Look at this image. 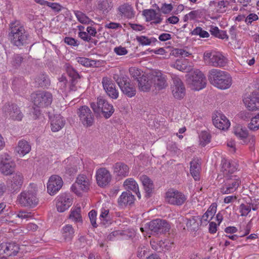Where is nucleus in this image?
<instances>
[{"label":"nucleus","instance_id":"nucleus-58","mask_svg":"<svg viewBox=\"0 0 259 259\" xmlns=\"http://www.w3.org/2000/svg\"><path fill=\"white\" fill-rule=\"evenodd\" d=\"M114 51L117 55L119 56L125 55L128 53L125 47L121 46L115 48Z\"/></svg>","mask_w":259,"mask_h":259},{"label":"nucleus","instance_id":"nucleus-8","mask_svg":"<svg viewBox=\"0 0 259 259\" xmlns=\"http://www.w3.org/2000/svg\"><path fill=\"white\" fill-rule=\"evenodd\" d=\"M91 107L95 113L102 114L106 118H109L114 112L112 105L102 97L98 98L97 102L92 103Z\"/></svg>","mask_w":259,"mask_h":259},{"label":"nucleus","instance_id":"nucleus-24","mask_svg":"<svg viewBox=\"0 0 259 259\" xmlns=\"http://www.w3.org/2000/svg\"><path fill=\"white\" fill-rule=\"evenodd\" d=\"M96 180L97 184L101 187L107 185L111 180L110 172L105 168H101L96 171Z\"/></svg>","mask_w":259,"mask_h":259},{"label":"nucleus","instance_id":"nucleus-13","mask_svg":"<svg viewBox=\"0 0 259 259\" xmlns=\"http://www.w3.org/2000/svg\"><path fill=\"white\" fill-rule=\"evenodd\" d=\"M2 114L4 117L14 121H21L23 114L19 108L15 104H5L2 108Z\"/></svg>","mask_w":259,"mask_h":259},{"label":"nucleus","instance_id":"nucleus-21","mask_svg":"<svg viewBox=\"0 0 259 259\" xmlns=\"http://www.w3.org/2000/svg\"><path fill=\"white\" fill-rule=\"evenodd\" d=\"M221 164V171L224 178L237 176L235 174L238 168V164L236 161L223 159L222 160Z\"/></svg>","mask_w":259,"mask_h":259},{"label":"nucleus","instance_id":"nucleus-34","mask_svg":"<svg viewBox=\"0 0 259 259\" xmlns=\"http://www.w3.org/2000/svg\"><path fill=\"white\" fill-rule=\"evenodd\" d=\"M123 186L125 189L135 192L138 197L139 199L141 198V196L139 190L138 184L133 178L126 179L123 182Z\"/></svg>","mask_w":259,"mask_h":259},{"label":"nucleus","instance_id":"nucleus-51","mask_svg":"<svg viewBox=\"0 0 259 259\" xmlns=\"http://www.w3.org/2000/svg\"><path fill=\"white\" fill-rule=\"evenodd\" d=\"M193 35H199L200 37L207 38L209 36L208 32L205 31L200 27H197L191 32Z\"/></svg>","mask_w":259,"mask_h":259},{"label":"nucleus","instance_id":"nucleus-15","mask_svg":"<svg viewBox=\"0 0 259 259\" xmlns=\"http://www.w3.org/2000/svg\"><path fill=\"white\" fill-rule=\"evenodd\" d=\"M15 163L11 156L3 154L0 156V171L2 174L8 176L12 175L15 171Z\"/></svg>","mask_w":259,"mask_h":259},{"label":"nucleus","instance_id":"nucleus-48","mask_svg":"<svg viewBox=\"0 0 259 259\" xmlns=\"http://www.w3.org/2000/svg\"><path fill=\"white\" fill-rule=\"evenodd\" d=\"M211 137L210 134L206 132H202L199 135L200 144L205 146L210 142Z\"/></svg>","mask_w":259,"mask_h":259},{"label":"nucleus","instance_id":"nucleus-63","mask_svg":"<svg viewBox=\"0 0 259 259\" xmlns=\"http://www.w3.org/2000/svg\"><path fill=\"white\" fill-rule=\"evenodd\" d=\"M87 31L91 38L92 37H95L97 33L96 29L93 27L92 25L87 27Z\"/></svg>","mask_w":259,"mask_h":259},{"label":"nucleus","instance_id":"nucleus-25","mask_svg":"<svg viewBox=\"0 0 259 259\" xmlns=\"http://www.w3.org/2000/svg\"><path fill=\"white\" fill-rule=\"evenodd\" d=\"M243 103L246 108L250 111L259 109V96L253 93L243 99Z\"/></svg>","mask_w":259,"mask_h":259},{"label":"nucleus","instance_id":"nucleus-47","mask_svg":"<svg viewBox=\"0 0 259 259\" xmlns=\"http://www.w3.org/2000/svg\"><path fill=\"white\" fill-rule=\"evenodd\" d=\"M248 127L253 131H256L259 129V112L251 118L248 124Z\"/></svg>","mask_w":259,"mask_h":259},{"label":"nucleus","instance_id":"nucleus-50","mask_svg":"<svg viewBox=\"0 0 259 259\" xmlns=\"http://www.w3.org/2000/svg\"><path fill=\"white\" fill-rule=\"evenodd\" d=\"M76 60L79 64L88 67L94 66L96 65L95 61L91 60L87 58L77 57L76 58Z\"/></svg>","mask_w":259,"mask_h":259},{"label":"nucleus","instance_id":"nucleus-53","mask_svg":"<svg viewBox=\"0 0 259 259\" xmlns=\"http://www.w3.org/2000/svg\"><path fill=\"white\" fill-rule=\"evenodd\" d=\"M227 146L230 152L234 153L237 150L236 142L232 139H229L227 141Z\"/></svg>","mask_w":259,"mask_h":259},{"label":"nucleus","instance_id":"nucleus-54","mask_svg":"<svg viewBox=\"0 0 259 259\" xmlns=\"http://www.w3.org/2000/svg\"><path fill=\"white\" fill-rule=\"evenodd\" d=\"M251 211L250 205L242 204L240 206V211L242 216L247 215Z\"/></svg>","mask_w":259,"mask_h":259},{"label":"nucleus","instance_id":"nucleus-35","mask_svg":"<svg viewBox=\"0 0 259 259\" xmlns=\"http://www.w3.org/2000/svg\"><path fill=\"white\" fill-rule=\"evenodd\" d=\"M22 176L20 174H15L7 182L8 190L17 189L22 184Z\"/></svg>","mask_w":259,"mask_h":259},{"label":"nucleus","instance_id":"nucleus-64","mask_svg":"<svg viewBox=\"0 0 259 259\" xmlns=\"http://www.w3.org/2000/svg\"><path fill=\"white\" fill-rule=\"evenodd\" d=\"M236 199L237 197L235 195H230L224 198V202L226 204H229L235 202Z\"/></svg>","mask_w":259,"mask_h":259},{"label":"nucleus","instance_id":"nucleus-45","mask_svg":"<svg viewBox=\"0 0 259 259\" xmlns=\"http://www.w3.org/2000/svg\"><path fill=\"white\" fill-rule=\"evenodd\" d=\"M169 243L168 242L160 241L158 244H156V242L154 241H151V245L152 247L158 251L161 250H168L169 249Z\"/></svg>","mask_w":259,"mask_h":259},{"label":"nucleus","instance_id":"nucleus-40","mask_svg":"<svg viewBox=\"0 0 259 259\" xmlns=\"http://www.w3.org/2000/svg\"><path fill=\"white\" fill-rule=\"evenodd\" d=\"M217 211V205L215 204H212L208 208L207 211L202 215L201 222V223L206 224L211 220Z\"/></svg>","mask_w":259,"mask_h":259},{"label":"nucleus","instance_id":"nucleus-33","mask_svg":"<svg viewBox=\"0 0 259 259\" xmlns=\"http://www.w3.org/2000/svg\"><path fill=\"white\" fill-rule=\"evenodd\" d=\"M135 201L134 196L130 192H123L118 199L119 205L122 207L130 205Z\"/></svg>","mask_w":259,"mask_h":259},{"label":"nucleus","instance_id":"nucleus-57","mask_svg":"<svg viewBox=\"0 0 259 259\" xmlns=\"http://www.w3.org/2000/svg\"><path fill=\"white\" fill-rule=\"evenodd\" d=\"M96 217L97 212L94 210H92L89 213V217L90 219L92 225L96 227Z\"/></svg>","mask_w":259,"mask_h":259},{"label":"nucleus","instance_id":"nucleus-44","mask_svg":"<svg viewBox=\"0 0 259 259\" xmlns=\"http://www.w3.org/2000/svg\"><path fill=\"white\" fill-rule=\"evenodd\" d=\"M138 42L142 46H149L152 43L155 42L157 39L153 37H148L144 35L137 36L136 37Z\"/></svg>","mask_w":259,"mask_h":259},{"label":"nucleus","instance_id":"nucleus-3","mask_svg":"<svg viewBox=\"0 0 259 259\" xmlns=\"http://www.w3.org/2000/svg\"><path fill=\"white\" fill-rule=\"evenodd\" d=\"M34 106L32 114L33 118H36L40 114L39 108H44L50 105L52 102V95L48 92H39L32 94L31 96Z\"/></svg>","mask_w":259,"mask_h":259},{"label":"nucleus","instance_id":"nucleus-52","mask_svg":"<svg viewBox=\"0 0 259 259\" xmlns=\"http://www.w3.org/2000/svg\"><path fill=\"white\" fill-rule=\"evenodd\" d=\"M109 219V209L102 208L101 210V214L100 215V219L101 222L103 224H105Z\"/></svg>","mask_w":259,"mask_h":259},{"label":"nucleus","instance_id":"nucleus-38","mask_svg":"<svg viewBox=\"0 0 259 259\" xmlns=\"http://www.w3.org/2000/svg\"><path fill=\"white\" fill-rule=\"evenodd\" d=\"M151 79L152 82H154L156 88L158 90L162 89L167 85L165 77L160 72H155V75L153 74Z\"/></svg>","mask_w":259,"mask_h":259},{"label":"nucleus","instance_id":"nucleus-39","mask_svg":"<svg viewBox=\"0 0 259 259\" xmlns=\"http://www.w3.org/2000/svg\"><path fill=\"white\" fill-rule=\"evenodd\" d=\"M74 14L78 21L82 24L93 25L95 24L85 14L80 11H74Z\"/></svg>","mask_w":259,"mask_h":259},{"label":"nucleus","instance_id":"nucleus-31","mask_svg":"<svg viewBox=\"0 0 259 259\" xmlns=\"http://www.w3.org/2000/svg\"><path fill=\"white\" fill-rule=\"evenodd\" d=\"M142 14L147 22L151 21L153 23L159 24L162 21L160 15L153 9L144 10Z\"/></svg>","mask_w":259,"mask_h":259},{"label":"nucleus","instance_id":"nucleus-56","mask_svg":"<svg viewBox=\"0 0 259 259\" xmlns=\"http://www.w3.org/2000/svg\"><path fill=\"white\" fill-rule=\"evenodd\" d=\"M258 16L254 13L249 14L245 19V22L247 24H251L253 21L257 20Z\"/></svg>","mask_w":259,"mask_h":259},{"label":"nucleus","instance_id":"nucleus-61","mask_svg":"<svg viewBox=\"0 0 259 259\" xmlns=\"http://www.w3.org/2000/svg\"><path fill=\"white\" fill-rule=\"evenodd\" d=\"M105 28L108 29H117L121 27L120 24L115 22H110L105 25Z\"/></svg>","mask_w":259,"mask_h":259},{"label":"nucleus","instance_id":"nucleus-30","mask_svg":"<svg viewBox=\"0 0 259 259\" xmlns=\"http://www.w3.org/2000/svg\"><path fill=\"white\" fill-rule=\"evenodd\" d=\"M170 66L182 72H187L192 70V66L188 59L181 58L170 63Z\"/></svg>","mask_w":259,"mask_h":259},{"label":"nucleus","instance_id":"nucleus-23","mask_svg":"<svg viewBox=\"0 0 259 259\" xmlns=\"http://www.w3.org/2000/svg\"><path fill=\"white\" fill-rule=\"evenodd\" d=\"M130 168L126 164L118 162L113 166V174L116 179L121 180L128 176Z\"/></svg>","mask_w":259,"mask_h":259},{"label":"nucleus","instance_id":"nucleus-29","mask_svg":"<svg viewBox=\"0 0 259 259\" xmlns=\"http://www.w3.org/2000/svg\"><path fill=\"white\" fill-rule=\"evenodd\" d=\"M51 128L52 132H57L61 130L64 126L65 120L60 114H55L50 116Z\"/></svg>","mask_w":259,"mask_h":259},{"label":"nucleus","instance_id":"nucleus-28","mask_svg":"<svg viewBox=\"0 0 259 259\" xmlns=\"http://www.w3.org/2000/svg\"><path fill=\"white\" fill-rule=\"evenodd\" d=\"M213 123L218 128L222 130H227L230 126V122L225 115L218 113L213 118Z\"/></svg>","mask_w":259,"mask_h":259},{"label":"nucleus","instance_id":"nucleus-6","mask_svg":"<svg viewBox=\"0 0 259 259\" xmlns=\"http://www.w3.org/2000/svg\"><path fill=\"white\" fill-rule=\"evenodd\" d=\"M66 72L69 77V81L70 83L68 84V80L66 76L62 75L59 78L58 85L62 92L66 91L67 85H69L70 90H75L74 85L76 83L77 79L79 78V75L77 72L71 66L66 65Z\"/></svg>","mask_w":259,"mask_h":259},{"label":"nucleus","instance_id":"nucleus-20","mask_svg":"<svg viewBox=\"0 0 259 259\" xmlns=\"http://www.w3.org/2000/svg\"><path fill=\"white\" fill-rule=\"evenodd\" d=\"M77 114L81 123L85 127L92 125L94 123V117L90 108L83 106L78 109Z\"/></svg>","mask_w":259,"mask_h":259},{"label":"nucleus","instance_id":"nucleus-37","mask_svg":"<svg viewBox=\"0 0 259 259\" xmlns=\"http://www.w3.org/2000/svg\"><path fill=\"white\" fill-rule=\"evenodd\" d=\"M152 77L142 75V77L138 80V87L140 91L148 92L150 90L152 83Z\"/></svg>","mask_w":259,"mask_h":259},{"label":"nucleus","instance_id":"nucleus-17","mask_svg":"<svg viewBox=\"0 0 259 259\" xmlns=\"http://www.w3.org/2000/svg\"><path fill=\"white\" fill-rule=\"evenodd\" d=\"M171 78L173 83L171 90L173 96L177 99L183 98L185 95V88L181 79L175 74H172Z\"/></svg>","mask_w":259,"mask_h":259},{"label":"nucleus","instance_id":"nucleus-19","mask_svg":"<svg viewBox=\"0 0 259 259\" xmlns=\"http://www.w3.org/2000/svg\"><path fill=\"white\" fill-rule=\"evenodd\" d=\"M233 133L243 144L253 142L255 140L254 136L249 135L247 130L240 125L234 127Z\"/></svg>","mask_w":259,"mask_h":259},{"label":"nucleus","instance_id":"nucleus-4","mask_svg":"<svg viewBox=\"0 0 259 259\" xmlns=\"http://www.w3.org/2000/svg\"><path fill=\"white\" fill-rule=\"evenodd\" d=\"M91 184L92 178L91 177L81 174L77 176L70 189L76 195L81 197L89 192Z\"/></svg>","mask_w":259,"mask_h":259},{"label":"nucleus","instance_id":"nucleus-9","mask_svg":"<svg viewBox=\"0 0 259 259\" xmlns=\"http://www.w3.org/2000/svg\"><path fill=\"white\" fill-rule=\"evenodd\" d=\"M113 79L116 81L122 92L129 98L134 97L136 94L135 85L128 80L124 76H119L117 74H114Z\"/></svg>","mask_w":259,"mask_h":259},{"label":"nucleus","instance_id":"nucleus-14","mask_svg":"<svg viewBox=\"0 0 259 259\" xmlns=\"http://www.w3.org/2000/svg\"><path fill=\"white\" fill-rule=\"evenodd\" d=\"M12 42L17 47L24 45L27 42V36L23 27L15 26L11 31Z\"/></svg>","mask_w":259,"mask_h":259},{"label":"nucleus","instance_id":"nucleus-16","mask_svg":"<svg viewBox=\"0 0 259 259\" xmlns=\"http://www.w3.org/2000/svg\"><path fill=\"white\" fill-rule=\"evenodd\" d=\"M56 207L58 212H63L68 209L73 202L71 196L67 193L60 194L55 199Z\"/></svg>","mask_w":259,"mask_h":259},{"label":"nucleus","instance_id":"nucleus-32","mask_svg":"<svg viewBox=\"0 0 259 259\" xmlns=\"http://www.w3.org/2000/svg\"><path fill=\"white\" fill-rule=\"evenodd\" d=\"M31 147L29 143L25 140H20L15 147V152L20 157H23L29 153Z\"/></svg>","mask_w":259,"mask_h":259},{"label":"nucleus","instance_id":"nucleus-7","mask_svg":"<svg viewBox=\"0 0 259 259\" xmlns=\"http://www.w3.org/2000/svg\"><path fill=\"white\" fill-rule=\"evenodd\" d=\"M170 228L169 225L164 220L160 219H156L149 223L145 227H141V232H147L145 236L150 237L152 232L154 233H163L169 230Z\"/></svg>","mask_w":259,"mask_h":259},{"label":"nucleus","instance_id":"nucleus-26","mask_svg":"<svg viewBox=\"0 0 259 259\" xmlns=\"http://www.w3.org/2000/svg\"><path fill=\"white\" fill-rule=\"evenodd\" d=\"M117 15L124 19H132L135 17V12L131 5L124 3L117 8Z\"/></svg>","mask_w":259,"mask_h":259},{"label":"nucleus","instance_id":"nucleus-1","mask_svg":"<svg viewBox=\"0 0 259 259\" xmlns=\"http://www.w3.org/2000/svg\"><path fill=\"white\" fill-rule=\"evenodd\" d=\"M208 79L212 85L222 90L230 89L233 83L232 77L229 73L216 69L209 71Z\"/></svg>","mask_w":259,"mask_h":259},{"label":"nucleus","instance_id":"nucleus-5","mask_svg":"<svg viewBox=\"0 0 259 259\" xmlns=\"http://www.w3.org/2000/svg\"><path fill=\"white\" fill-rule=\"evenodd\" d=\"M186 77L187 84L194 91H199L206 86V78L204 75L198 69L190 72Z\"/></svg>","mask_w":259,"mask_h":259},{"label":"nucleus","instance_id":"nucleus-27","mask_svg":"<svg viewBox=\"0 0 259 259\" xmlns=\"http://www.w3.org/2000/svg\"><path fill=\"white\" fill-rule=\"evenodd\" d=\"M18 245L14 243H3L0 244V254H5L8 256L16 255L19 250Z\"/></svg>","mask_w":259,"mask_h":259},{"label":"nucleus","instance_id":"nucleus-22","mask_svg":"<svg viewBox=\"0 0 259 259\" xmlns=\"http://www.w3.org/2000/svg\"><path fill=\"white\" fill-rule=\"evenodd\" d=\"M102 83L103 87L107 95L113 99H116L119 96L118 90L112 79L108 77H104L102 78Z\"/></svg>","mask_w":259,"mask_h":259},{"label":"nucleus","instance_id":"nucleus-10","mask_svg":"<svg viewBox=\"0 0 259 259\" xmlns=\"http://www.w3.org/2000/svg\"><path fill=\"white\" fill-rule=\"evenodd\" d=\"M241 184L240 178L238 176L225 177L224 184L220 187V191L223 194L233 193Z\"/></svg>","mask_w":259,"mask_h":259},{"label":"nucleus","instance_id":"nucleus-59","mask_svg":"<svg viewBox=\"0 0 259 259\" xmlns=\"http://www.w3.org/2000/svg\"><path fill=\"white\" fill-rule=\"evenodd\" d=\"M185 221L188 229H194L197 227V223L194 218L187 219Z\"/></svg>","mask_w":259,"mask_h":259},{"label":"nucleus","instance_id":"nucleus-46","mask_svg":"<svg viewBox=\"0 0 259 259\" xmlns=\"http://www.w3.org/2000/svg\"><path fill=\"white\" fill-rule=\"evenodd\" d=\"M97 7L103 12H108L112 7L111 3L108 0H99Z\"/></svg>","mask_w":259,"mask_h":259},{"label":"nucleus","instance_id":"nucleus-43","mask_svg":"<svg viewBox=\"0 0 259 259\" xmlns=\"http://www.w3.org/2000/svg\"><path fill=\"white\" fill-rule=\"evenodd\" d=\"M200 166L196 160H193L190 163V172L195 181L199 180Z\"/></svg>","mask_w":259,"mask_h":259},{"label":"nucleus","instance_id":"nucleus-36","mask_svg":"<svg viewBox=\"0 0 259 259\" xmlns=\"http://www.w3.org/2000/svg\"><path fill=\"white\" fill-rule=\"evenodd\" d=\"M61 232L63 239L65 242H70L74 236L75 231L72 225L67 224L62 227Z\"/></svg>","mask_w":259,"mask_h":259},{"label":"nucleus","instance_id":"nucleus-55","mask_svg":"<svg viewBox=\"0 0 259 259\" xmlns=\"http://www.w3.org/2000/svg\"><path fill=\"white\" fill-rule=\"evenodd\" d=\"M173 7L171 4H163L161 7V10L162 13L168 14L172 10Z\"/></svg>","mask_w":259,"mask_h":259},{"label":"nucleus","instance_id":"nucleus-11","mask_svg":"<svg viewBox=\"0 0 259 259\" xmlns=\"http://www.w3.org/2000/svg\"><path fill=\"white\" fill-rule=\"evenodd\" d=\"M165 201L168 204L174 205H182L187 199V197L183 193L177 190L171 189L165 194Z\"/></svg>","mask_w":259,"mask_h":259},{"label":"nucleus","instance_id":"nucleus-18","mask_svg":"<svg viewBox=\"0 0 259 259\" xmlns=\"http://www.w3.org/2000/svg\"><path fill=\"white\" fill-rule=\"evenodd\" d=\"M63 181L61 177L58 175L51 176L47 184V192L50 195H54L62 188Z\"/></svg>","mask_w":259,"mask_h":259},{"label":"nucleus","instance_id":"nucleus-62","mask_svg":"<svg viewBox=\"0 0 259 259\" xmlns=\"http://www.w3.org/2000/svg\"><path fill=\"white\" fill-rule=\"evenodd\" d=\"M48 6L50 7L52 10L55 11H59L61 10L62 7L58 3L49 2Z\"/></svg>","mask_w":259,"mask_h":259},{"label":"nucleus","instance_id":"nucleus-49","mask_svg":"<svg viewBox=\"0 0 259 259\" xmlns=\"http://www.w3.org/2000/svg\"><path fill=\"white\" fill-rule=\"evenodd\" d=\"M128 72L131 76L134 79H139V77L142 76L143 71L136 67H131L128 69Z\"/></svg>","mask_w":259,"mask_h":259},{"label":"nucleus","instance_id":"nucleus-60","mask_svg":"<svg viewBox=\"0 0 259 259\" xmlns=\"http://www.w3.org/2000/svg\"><path fill=\"white\" fill-rule=\"evenodd\" d=\"M78 36L81 39L87 42H89L91 40V38L88 32L84 31L78 32Z\"/></svg>","mask_w":259,"mask_h":259},{"label":"nucleus","instance_id":"nucleus-41","mask_svg":"<svg viewBox=\"0 0 259 259\" xmlns=\"http://www.w3.org/2000/svg\"><path fill=\"white\" fill-rule=\"evenodd\" d=\"M81 210L79 207H75L71 209L69 218L76 224H81L82 219L80 214Z\"/></svg>","mask_w":259,"mask_h":259},{"label":"nucleus","instance_id":"nucleus-12","mask_svg":"<svg viewBox=\"0 0 259 259\" xmlns=\"http://www.w3.org/2000/svg\"><path fill=\"white\" fill-rule=\"evenodd\" d=\"M203 58L207 63L214 67H224L227 62L226 58L220 52H206Z\"/></svg>","mask_w":259,"mask_h":259},{"label":"nucleus","instance_id":"nucleus-42","mask_svg":"<svg viewBox=\"0 0 259 259\" xmlns=\"http://www.w3.org/2000/svg\"><path fill=\"white\" fill-rule=\"evenodd\" d=\"M140 180L143 185L144 189L147 194L152 192L154 188L152 181L146 175H142L140 177Z\"/></svg>","mask_w":259,"mask_h":259},{"label":"nucleus","instance_id":"nucleus-2","mask_svg":"<svg viewBox=\"0 0 259 259\" xmlns=\"http://www.w3.org/2000/svg\"><path fill=\"white\" fill-rule=\"evenodd\" d=\"M37 192V186L30 184L27 190L22 192L18 196L17 201L22 206L34 207L38 203Z\"/></svg>","mask_w":259,"mask_h":259}]
</instances>
